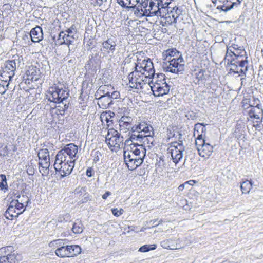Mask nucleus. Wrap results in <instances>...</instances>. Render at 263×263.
<instances>
[{
  "mask_svg": "<svg viewBox=\"0 0 263 263\" xmlns=\"http://www.w3.org/2000/svg\"><path fill=\"white\" fill-rule=\"evenodd\" d=\"M78 147L73 143L66 145L56 155L54 168L62 177L69 175L75 165Z\"/></svg>",
  "mask_w": 263,
  "mask_h": 263,
  "instance_id": "1",
  "label": "nucleus"
},
{
  "mask_svg": "<svg viewBox=\"0 0 263 263\" xmlns=\"http://www.w3.org/2000/svg\"><path fill=\"white\" fill-rule=\"evenodd\" d=\"M241 105L243 115L248 116L247 121L251 122L256 130H260L263 118V109L260 100L254 97H243Z\"/></svg>",
  "mask_w": 263,
  "mask_h": 263,
  "instance_id": "2",
  "label": "nucleus"
},
{
  "mask_svg": "<svg viewBox=\"0 0 263 263\" xmlns=\"http://www.w3.org/2000/svg\"><path fill=\"white\" fill-rule=\"evenodd\" d=\"M128 83L127 84L129 90L139 92L145 89H148L151 79L136 70L130 72L128 76Z\"/></svg>",
  "mask_w": 263,
  "mask_h": 263,
  "instance_id": "3",
  "label": "nucleus"
},
{
  "mask_svg": "<svg viewBox=\"0 0 263 263\" xmlns=\"http://www.w3.org/2000/svg\"><path fill=\"white\" fill-rule=\"evenodd\" d=\"M150 85L153 95L155 97H162L169 93L170 86L166 82V76L164 73H158L156 77H153Z\"/></svg>",
  "mask_w": 263,
  "mask_h": 263,
  "instance_id": "4",
  "label": "nucleus"
},
{
  "mask_svg": "<svg viewBox=\"0 0 263 263\" xmlns=\"http://www.w3.org/2000/svg\"><path fill=\"white\" fill-rule=\"evenodd\" d=\"M56 243L57 245H63L56 249L55 254L60 257H71L79 254L81 252V248L78 245H65L63 240L58 239L51 242L49 244Z\"/></svg>",
  "mask_w": 263,
  "mask_h": 263,
  "instance_id": "5",
  "label": "nucleus"
},
{
  "mask_svg": "<svg viewBox=\"0 0 263 263\" xmlns=\"http://www.w3.org/2000/svg\"><path fill=\"white\" fill-rule=\"evenodd\" d=\"M135 70L147 78L151 79L155 74V69L153 63L148 58L138 59L135 66Z\"/></svg>",
  "mask_w": 263,
  "mask_h": 263,
  "instance_id": "6",
  "label": "nucleus"
},
{
  "mask_svg": "<svg viewBox=\"0 0 263 263\" xmlns=\"http://www.w3.org/2000/svg\"><path fill=\"white\" fill-rule=\"evenodd\" d=\"M106 142L112 152H117L123 145V137L120 136V134L117 130L111 128L108 129L106 136Z\"/></svg>",
  "mask_w": 263,
  "mask_h": 263,
  "instance_id": "7",
  "label": "nucleus"
},
{
  "mask_svg": "<svg viewBox=\"0 0 263 263\" xmlns=\"http://www.w3.org/2000/svg\"><path fill=\"white\" fill-rule=\"evenodd\" d=\"M162 9L158 2L155 0H145L141 3L140 13L142 16H158Z\"/></svg>",
  "mask_w": 263,
  "mask_h": 263,
  "instance_id": "8",
  "label": "nucleus"
},
{
  "mask_svg": "<svg viewBox=\"0 0 263 263\" xmlns=\"http://www.w3.org/2000/svg\"><path fill=\"white\" fill-rule=\"evenodd\" d=\"M68 96L69 93L67 91L56 86L50 87L46 95L47 98L49 101L56 103L62 102Z\"/></svg>",
  "mask_w": 263,
  "mask_h": 263,
  "instance_id": "9",
  "label": "nucleus"
},
{
  "mask_svg": "<svg viewBox=\"0 0 263 263\" xmlns=\"http://www.w3.org/2000/svg\"><path fill=\"white\" fill-rule=\"evenodd\" d=\"M184 151L182 140L172 141L169 144L168 151L171 155L173 162L175 164L178 163L182 159Z\"/></svg>",
  "mask_w": 263,
  "mask_h": 263,
  "instance_id": "10",
  "label": "nucleus"
},
{
  "mask_svg": "<svg viewBox=\"0 0 263 263\" xmlns=\"http://www.w3.org/2000/svg\"><path fill=\"white\" fill-rule=\"evenodd\" d=\"M24 211L25 209H23V203H20L18 201L12 200L4 215L6 219L12 220L14 217H17Z\"/></svg>",
  "mask_w": 263,
  "mask_h": 263,
  "instance_id": "11",
  "label": "nucleus"
},
{
  "mask_svg": "<svg viewBox=\"0 0 263 263\" xmlns=\"http://www.w3.org/2000/svg\"><path fill=\"white\" fill-rule=\"evenodd\" d=\"M13 58L5 62V67L3 69V76H7V74H9V77H13L16 67H19L21 61H23V58L18 55L14 56Z\"/></svg>",
  "mask_w": 263,
  "mask_h": 263,
  "instance_id": "12",
  "label": "nucleus"
},
{
  "mask_svg": "<svg viewBox=\"0 0 263 263\" xmlns=\"http://www.w3.org/2000/svg\"><path fill=\"white\" fill-rule=\"evenodd\" d=\"M233 57L230 61V64H238L241 68L240 72H242L248 70L247 57L245 50H241L240 52H233Z\"/></svg>",
  "mask_w": 263,
  "mask_h": 263,
  "instance_id": "13",
  "label": "nucleus"
},
{
  "mask_svg": "<svg viewBox=\"0 0 263 263\" xmlns=\"http://www.w3.org/2000/svg\"><path fill=\"white\" fill-rule=\"evenodd\" d=\"M167 70L171 73H179L184 69V61L181 55L170 60Z\"/></svg>",
  "mask_w": 263,
  "mask_h": 263,
  "instance_id": "14",
  "label": "nucleus"
},
{
  "mask_svg": "<svg viewBox=\"0 0 263 263\" xmlns=\"http://www.w3.org/2000/svg\"><path fill=\"white\" fill-rule=\"evenodd\" d=\"M195 145L200 156L204 159L209 158L213 152V146L205 142V140L198 141Z\"/></svg>",
  "mask_w": 263,
  "mask_h": 263,
  "instance_id": "15",
  "label": "nucleus"
},
{
  "mask_svg": "<svg viewBox=\"0 0 263 263\" xmlns=\"http://www.w3.org/2000/svg\"><path fill=\"white\" fill-rule=\"evenodd\" d=\"M124 159L128 168L131 171L136 169L143 161L141 157H137L132 155L130 152H126L124 153Z\"/></svg>",
  "mask_w": 263,
  "mask_h": 263,
  "instance_id": "16",
  "label": "nucleus"
},
{
  "mask_svg": "<svg viewBox=\"0 0 263 263\" xmlns=\"http://www.w3.org/2000/svg\"><path fill=\"white\" fill-rule=\"evenodd\" d=\"M133 130L138 132L139 134L138 137H149L152 139L153 137L151 136V129L152 127L145 122H141L139 124L133 127Z\"/></svg>",
  "mask_w": 263,
  "mask_h": 263,
  "instance_id": "17",
  "label": "nucleus"
},
{
  "mask_svg": "<svg viewBox=\"0 0 263 263\" xmlns=\"http://www.w3.org/2000/svg\"><path fill=\"white\" fill-rule=\"evenodd\" d=\"M159 16L160 17V23L163 26L167 27L177 22L174 18L170 15L166 7L162 8L161 11H160Z\"/></svg>",
  "mask_w": 263,
  "mask_h": 263,
  "instance_id": "18",
  "label": "nucleus"
},
{
  "mask_svg": "<svg viewBox=\"0 0 263 263\" xmlns=\"http://www.w3.org/2000/svg\"><path fill=\"white\" fill-rule=\"evenodd\" d=\"M206 133L205 125L203 123H197L195 125L194 128L193 135L195 139V143L198 142V141H203L205 140Z\"/></svg>",
  "mask_w": 263,
  "mask_h": 263,
  "instance_id": "19",
  "label": "nucleus"
},
{
  "mask_svg": "<svg viewBox=\"0 0 263 263\" xmlns=\"http://www.w3.org/2000/svg\"><path fill=\"white\" fill-rule=\"evenodd\" d=\"M99 95L107 96L113 98L115 96V98H116L119 95V92L114 90V87L110 85H104L100 86L97 91L96 96Z\"/></svg>",
  "mask_w": 263,
  "mask_h": 263,
  "instance_id": "20",
  "label": "nucleus"
},
{
  "mask_svg": "<svg viewBox=\"0 0 263 263\" xmlns=\"http://www.w3.org/2000/svg\"><path fill=\"white\" fill-rule=\"evenodd\" d=\"M129 147V151H125L126 152H130L132 155L141 157L143 160L146 153V149L142 144L134 143L130 144Z\"/></svg>",
  "mask_w": 263,
  "mask_h": 263,
  "instance_id": "21",
  "label": "nucleus"
},
{
  "mask_svg": "<svg viewBox=\"0 0 263 263\" xmlns=\"http://www.w3.org/2000/svg\"><path fill=\"white\" fill-rule=\"evenodd\" d=\"M22 258L21 255L13 251L6 255L0 256V263H18Z\"/></svg>",
  "mask_w": 263,
  "mask_h": 263,
  "instance_id": "22",
  "label": "nucleus"
},
{
  "mask_svg": "<svg viewBox=\"0 0 263 263\" xmlns=\"http://www.w3.org/2000/svg\"><path fill=\"white\" fill-rule=\"evenodd\" d=\"M27 79L36 81L40 78L41 72L39 68L35 66H29L26 72Z\"/></svg>",
  "mask_w": 263,
  "mask_h": 263,
  "instance_id": "23",
  "label": "nucleus"
},
{
  "mask_svg": "<svg viewBox=\"0 0 263 263\" xmlns=\"http://www.w3.org/2000/svg\"><path fill=\"white\" fill-rule=\"evenodd\" d=\"M115 114L111 111H105L102 112L100 115V120L103 124H106L107 127L111 126L113 123L112 119L114 118Z\"/></svg>",
  "mask_w": 263,
  "mask_h": 263,
  "instance_id": "24",
  "label": "nucleus"
},
{
  "mask_svg": "<svg viewBox=\"0 0 263 263\" xmlns=\"http://www.w3.org/2000/svg\"><path fill=\"white\" fill-rule=\"evenodd\" d=\"M43 35L42 29L40 26L32 29L30 32L31 41L34 43L41 41L43 38Z\"/></svg>",
  "mask_w": 263,
  "mask_h": 263,
  "instance_id": "25",
  "label": "nucleus"
},
{
  "mask_svg": "<svg viewBox=\"0 0 263 263\" xmlns=\"http://www.w3.org/2000/svg\"><path fill=\"white\" fill-rule=\"evenodd\" d=\"M69 34V32H68V34L63 31L61 32L59 34V36L57 41V43L59 45H62L63 44L66 45L71 44L73 42V37Z\"/></svg>",
  "mask_w": 263,
  "mask_h": 263,
  "instance_id": "26",
  "label": "nucleus"
},
{
  "mask_svg": "<svg viewBox=\"0 0 263 263\" xmlns=\"http://www.w3.org/2000/svg\"><path fill=\"white\" fill-rule=\"evenodd\" d=\"M100 96L98 98L97 104L100 108L102 109H106L108 108L111 104L112 99L113 98L108 97L107 96L100 95Z\"/></svg>",
  "mask_w": 263,
  "mask_h": 263,
  "instance_id": "27",
  "label": "nucleus"
},
{
  "mask_svg": "<svg viewBox=\"0 0 263 263\" xmlns=\"http://www.w3.org/2000/svg\"><path fill=\"white\" fill-rule=\"evenodd\" d=\"M240 184V190L242 194H249L253 188L252 180L242 179Z\"/></svg>",
  "mask_w": 263,
  "mask_h": 263,
  "instance_id": "28",
  "label": "nucleus"
},
{
  "mask_svg": "<svg viewBox=\"0 0 263 263\" xmlns=\"http://www.w3.org/2000/svg\"><path fill=\"white\" fill-rule=\"evenodd\" d=\"M205 70L202 69L194 70L193 75L194 76V83L195 84L199 85L205 80Z\"/></svg>",
  "mask_w": 263,
  "mask_h": 263,
  "instance_id": "29",
  "label": "nucleus"
},
{
  "mask_svg": "<svg viewBox=\"0 0 263 263\" xmlns=\"http://www.w3.org/2000/svg\"><path fill=\"white\" fill-rule=\"evenodd\" d=\"M39 164L40 173H41L43 175H47L49 174V167L50 165V160L39 159Z\"/></svg>",
  "mask_w": 263,
  "mask_h": 263,
  "instance_id": "30",
  "label": "nucleus"
},
{
  "mask_svg": "<svg viewBox=\"0 0 263 263\" xmlns=\"http://www.w3.org/2000/svg\"><path fill=\"white\" fill-rule=\"evenodd\" d=\"M116 46V43L111 39H108L102 43L103 48L108 52H114Z\"/></svg>",
  "mask_w": 263,
  "mask_h": 263,
  "instance_id": "31",
  "label": "nucleus"
},
{
  "mask_svg": "<svg viewBox=\"0 0 263 263\" xmlns=\"http://www.w3.org/2000/svg\"><path fill=\"white\" fill-rule=\"evenodd\" d=\"M242 2V0H236V1H233V0H224L223 4H224V7L222 9V11L227 12L234 7H237Z\"/></svg>",
  "mask_w": 263,
  "mask_h": 263,
  "instance_id": "32",
  "label": "nucleus"
},
{
  "mask_svg": "<svg viewBox=\"0 0 263 263\" xmlns=\"http://www.w3.org/2000/svg\"><path fill=\"white\" fill-rule=\"evenodd\" d=\"M163 56L165 57V60L170 61V60L178 57L179 52L176 49H168L163 52Z\"/></svg>",
  "mask_w": 263,
  "mask_h": 263,
  "instance_id": "33",
  "label": "nucleus"
},
{
  "mask_svg": "<svg viewBox=\"0 0 263 263\" xmlns=\"http://www.w3.org/2000/svg\"><path fill=\"white\" fill-rule=\"evenodd\" d=\"M167 138L168 139H172V141H179L182 140V135L178 131H175L173 129H168Z\"/></svg>",
  "mask_w": 263,
  "mask_h": 263,
  "instance_id": "34",
  "label": "nucleus"
},
{
  "mask_svg": "<svg viewBox=\"0 0 263 263\" xmlns=\"http://www.w3.org/2000/svg\"><path fill=\"white\" fill-rule=\"evenodd\" d=\"M166 9H167V11H168L170 15L173 17L176 21L177 19L182 13V10L177 6H175L173 8L168 7L167 6Z\"/></svg>",
  "mask_w": 263,
  "mask_h": 263,
  "instance_id": "35",
  "label": "nucleus"
},
{
  "mask_svg": "<svg viewBox=\"0 0 263 263\" xmlns=\"http://www.w3.org/2000/svg\"><path fill=\"white\" fill-rule=\"evenodd\" d=\"M117 3L123 7L134 8L138 0H117Z\"/></svg>",
  "mask_w": 263,
  "mask_h": 263,
  "instance_id": "36",
  "label": "nucleus"
},
{
  "mask_svg": "<svg viewBox=\"0 0 263 263\" xmlns=\"http://www.w3.org/2000/svg\"><path fill=\"white\" fill-rule=\"evenodd\" d=\"M241 70L240 67L238 64H230L229 73L238 74L239 76H243L246 74L247 70H245L242 72H240Z\"/></svg>",
  "mask_w": 263,
  "mask_h": 263,
  "instance_id": "37",
  "label": "nucleus"
},
{
  "mask_svg": "<svg viewBox=\"0 0 263 263\" xmlns=\"http://www.w3.org/2000/svg\"><path fill=\"white\" fill-rule=\"evenodd\" d=\"M127 117H122L119 121V125L121 129L129 130L131 128L132 124L130 122L126 121Z\"/></svg>",
  "mask_w": 263,
  "mask_h": 263,
  "instance_id": "38",
  "label": "nucleus"
},
{
  "mask_svg": "<svg viewBox=\"0 0 263 263\" xmlns=\"http://www.w3.org/2000/svg\"><path fill=\"white\" fill-rule=\"evenodd\" d=\"M38 157L39 159H45V160H50L49 153L47 148L41 149L38 152Z\"/></svg>",
  "mask_w": 263,
  "mask_h": 263,
  "instance_id": "39",
  "label": "nucleus"
},
{
  "mask_svg": "<svg viewBox=\"0 0 263 263\" xmlns=\"http://www.w3.org/2000/svg\"><path fill=\"white\" fill-rule=\"evenodd\" d=\"M156 248L157 245L156 244L144 245L139 249L138 251L145 253L151 250H154L156 249Z\"/></svg>",
  "mask_w": 263,
  "mask_h": 263,
  "instance_id": "40",
  "label": "nucleus"
},
{
  "mask_svg": "<svg viewBox=\"0 0 263 263\" xmlns=\"http://www.w3.org/2000/svg\"><path fill=\"white\" fill-rule=\"evenodd\" d=\"M17 197H18L19 199L15 200V201H18L20 203H23V209H25L30 201L28 196L26 195H23L22 196L18 195L17 196Z\"/></svg>",
  "mask_w": 263,
  "mask_h": 263,
  "instance_id": "41",
  "label": "nucleus"
},
{
  "mask_svg": "<svg viewBox=\"0 0 263 263\" xmlns=\"http://www.w3.org/2000/svg\"><path fill=\"white\" fill-rule=\"evenodd\" d=\"M72 230L73 233L76 234H80L82 232V224L80 222L78 223L75 222L73 224Z\"/></svg>",
  "mask_w": 263,
  "mask_h": 263,
  "instance_id": "42",
  "label": "nucleus"
},
{
  "mask_svg": "<svg viewBox=\"0 0 263 263\" xmlns=\"http://www.w3.org/2000/svg\"><path fill=\"white\" fill-rule=\"evenodd\" d=\"M214 4V6L216 7L217 9L222 11V9L225 8L223 2L224 0H211Z\"/></svg>",
  "mask_w": 263,
  "mask_h": 263,
  "instance_id": "43",
  "label": "nucleus"
},
{
  "mask_svg": "<svg viewBox=\"0 0 263 263\" xmlns=\"http://www.w3.org/2000/svg\"><path fill=\"white\" fill-rule=\"evenodd\" d=\"M7 186L6 177L5 175H0V188L1 189H6Z\"/></svg>",
  "mask_w": 263,
  "mask_h": 263,
  "instance_id": "44",
  "label": "nucleus"
},
{
  "mask_svg": "<svg viewBox=\"0 0 263 263\" xmlns=\"http://www.w3.org/2000/svg\"><path fill=\"white\" fill-rule=\"evenodd\" d=\"M26 172L29 175H33L34 174L35 168L32 163L26 165Z\"/></svg>",
  "mask_w": 263,
  "mask_h": 263,
  "instance_id": "45",
  "label": "nucleus"
},
{
  "mask_svg": "<svg viewBox=\"0 0 263 263\" xmlns=\"http://www.w3.org/2000/svg\"><path fill=\"white\" fill-rule=\"evenodd\" d=\"M91 6H101L106 0H86Z\"/></svg>",
  "mask_w": 263,
  "mask_h": 263,
  "instance_id": "46",
  "label": "nucleus"
},
{
  "mask_svg": "<svg viewBox=\"0 0 263 263\" xmlns=\"http://www.w3.org/2000/svg\"><path fill=\"white\" fill-rule=\"evenodd\" d=\"M158 2L162 8L166 7L173 0H155Z\"/></svg>",
  "mask_w": 263,
  "mask_h": 263,
  "instance_id": "47",
  "label": "nucleus"
},
{
  "mask_svg": "<svg viewBox=\"0 0 263 263\" xmlns=\"http://www.w3.org/2000/svg\"><path fill=\"white\" fill-rule=\"evenodd\" d=\"M111 212L114 216L119 217L123 214V210L122 209L118 210L117 208H114L111 209Z\"/></svg>",
  "mask_w": 263,
  "mask_h": 263,
  "instance_id": "48",
  "label": "nucleus"
},
{
  "mask_svg": "<svg viewBox=\"0 0 263 263\" xmlns=\"http://www.w3.org/2000/svg\"><path fill=\"white\" fill-rule=\"evenodd\" d=\"M8 82V80L6 79V80L2 79L0 80V93L4 94L5 92V89L4 88L5 83H6Z\"/></svg>",
  "mask_w": 263,
  "mask_h": 263,
  "instance_id": "49",
  "label": "nucleus"
},
{
  "mask_svg": "<svg viewBox=\"0 0 263 263\" xmlns=\"http://www.w3.org/2000/svg\"><path fill=\"white\" fill-rule=\"evenodd\" d=\"M156 165L160 167V168H162L164 167L165 163L163 158L160 157L159 158V160L157 161Z\"/></svg>",
  "mask_w": 263,
  "mask_h": 263,
  "instance_id": "50",
  "label": "nucleus"
},
{
  "mask_svg": "<svg viewBox=\"0 0 263 263\" xmlns=\"http://www.w3.org/2000/svg\"><path fill=\"white\" fill-rule=\"evenodd\" d=\"M3 70H2L1 73V78H2V79H4V80H6V79L8 80V82H10L12 78L13 77H9V74H7V76H3Z\"/></svg>",
  "mask_w": 263,
  "mask_h": 263,
  "instance_id": "51",
  "label": "nucleus"
},
{
  "mask_svg": "<svg viewBox=\"0 0 263 263\" xmlns=\"http://www.w3.org/2000/svg\"><path fill=\"white\" fill-rule=\"evenodd\" d=\"M196 181L194 180H189V181H187L186 182H185V184H189L190 185H194L196 183Z\"/></svg>",
  "mask_w": 263,
  "mask_h": 263,
  "instance_id": "52",
  "label": "nucleus"
},
{
  "mask_svg": "<svg viewBox=\"0 0 263 263\" xmlns=\"http://www.w3.org/2000/svg\"><path fill=\"white\" fill-rule=\"evenodd\" d=\"M86 175L88 177H91L92 175V170L91 168H89L86 171Z\"/></svg>",
  "mask_w": 263,
  "mask_h": 263,
  "instance_id": "53",
  "label": "nucleus"
},
{
  "mask_svg": "<svg viewBox=\"0 0 263 263\" xmlns=\"http://www.w3.org/2000/svg\"><path fill=\"white\" fill-rule=\"evenodd\" d=\"M157 104L158 106H161V107H164L165 108V103L163 102L162 101H158L157 102Z\"/></svg>",
  "mask_w": 263,
  "mask_h": 263,
  "instance_id": "54",
  "label": "nucleus"
},
{
  "mask_svg": "<svg viewBox=\"0 0 263 263\" xmlns=\"http://www.w3.org/2000/svg\"><path fill=\"white\" fill-rule=\"evenodd\" d=\"M110 195V193L108 191H107L105 192V194H104L102 195V198L103 199H106Z\"/></svg>",
  "mask_w": 263,
  "mask_h": 263,
  "instance_id": "55",
  "label": "nucleus"
},
{
  "mask_svg": "<svg viewBox=\"0 0 263 263\" xmlns=\"http://www.w3.org/2000/svg\"><path fill=\"white\" fill-rule=\"evenodd\" d=\"M185 185H186V184H185V183H183V184H182L178 186V190H179V191H183V190H184V187H185Z\"/></svg>",
  "mask_w": 263,
  "mask_h": 263,
  "instance_id": "56",
  "label": "nucleus"
},
{
  "mask_svg": "<svg viewBox=\"0 0 263 263\" xmlns=\"http://www.w3.org/2000/svg\"><path fill=\"white\" fill-rule=\"evenodd\" d=\"M9 85V82H7L6 83H5L4 88L5 89V91L8 89Z\"/></svg>",
  "mask_w": 263,
  "mask_h": 263,
  "instance_id": "57",
  "label": "nucleus"
},
{
  "mask_svg": "<svg viewBox=\"0 0 263 263\" xmlns=\"http://www.w3.org/2000/svg\"><path fill=\"white\" fill-rule=\"evenodd\" d=\"M82 95V88L81 89V92L80 93V97H81Z\"/></svg>",
  "mask_w": 263,
  "mask_h": 263,
  "instance_id": "58",
  "label": "nucleus"
},
{
  "mask_svg": "<svg viewBox=\"0 0 263 263\" xmlns=\"http://www.w3.org/2000/svg\"><path fill=\"white\" fill-rule=\"evenodd\" d=\"M1 30V27H0V31Z\"/></svg>",
  "mask_w": 263,
  "mask_h": 263,
  "instance_id": "59",
  "label": "nucleus"
}]
</instances>
